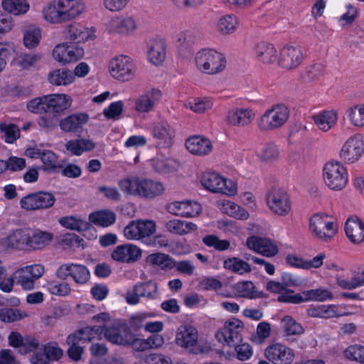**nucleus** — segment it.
I'll return each mask as SVG.
<instances>
[{"instance_id": "1", "label": "nucleus", "mask_w": 364, "mask_h": 364, "mask_svg": "<svg viewBox=\"0 0 364 364\" xmlns=\"http://www.w3.org/2000/svg\"><path fill=\"white\" fill-rule=\"evenodd\" d=\"M196 64L202 72L213 75L223 71L226 66L223 55L213 49H203L196 55Z\"/></svg>"}, {"instance_id": "2", "label": "nucleus", "mask_w": 364, "mask_h": 364, "mask_svg": "<svg viewBox=\"0 0 364 364\" xmlns=\"http://www.w3.org/2000/svg\"><path fill=\"white\" fill-rule=\"evenodd\" d=\"M289 117V110L284 104H277L267 109L258 122L261 130H274L283 126Z\"/></svg>"}, {"instance_id": "3", "label": "nucleus", "mask_w": 364, "mask_h": 364, "mask_svg": "<svg viewBox=\"0 0 364 364\" xmlns=\"http://www.w3.org/2000/svg\"><path fill=\"white\" fill-rule=\"evenodd\" d=\"M323 178L330 189L341 191L348 183V173L346 168L338 161L326 163L323 169Z\"/></svg>"}, {"instance_id": "4", "label": "nucleus", "mask_w": 364, "mask_h": 364, "mask_svg": "<svg viewBox=\"0 0 364 364\" xmlns=\"http://www.w3.org/2000/svg\"><path fill=\"white\" fill-rule=\"evenodd\" d=\"M244 331L242 322L235 318L226 321L223 326L218 331L217 340L228 346H235L242 341V333Z\"/></svg>"}, {"instance_id": "5", "label": "nucleus", "mask_w": 364, "mask_h": 364, "mask_svg": "<svg viewBox=\"0 0 364 364\" xmlns=\"http://www.w3.org/2000/svg\"><path fill=\"white\" fill-rule=\"evenodd\" d=\"M201 184L206 190L213 193L232 196L237 192L236 186L231 181L226 180L215 172L203 173Z\"/></svg>"}, {"instance_id": "6", "label": "nucleus", "mask_w": 364, "mask_h": 364, "mask_svg": "<svg viewBox=\"0 0 364 364\" xmlns=\"http://www.w3.org/2000/svg\"><path fill=\"white\" fill-rule=\"evenodd\" d=\"M156 232V223L151 220L130 221L124 229V236L129 240L144 241Z\"/></svg>"}, {"instance_id": "7", "label": "nucleus", "mask_w": 364, "mask_h": 364, "mask_svg": "<svg viewBox=\"0 0 364 364\" xmlns=\"http://www.w3.org/2000/svg\"><path fill=\"white\" fill-rule=\"evenodd\" d=\"M158 296V285L151 280L136 283L132 290L126 293V301L130 305H136L140 299L154 300Z\"/></svg>"}, {"instance_id": "8", "label": "nucleus", "mask_w": 364, "mask_h": 364, "mask_svg": "<svg viewBox=\"0 0 364 364\" xmlns=\"http://www.w3.org/2000/svg\"><path fill=\"white\" fill-rule=\"evenodd\" d=\"M310 230L314 236L322 241L327 242L336 234L337 225L328 220L326 215L316 214L309 220Z\"/></svg>"}, {"instance_id": "9", "label": "nucleus", "mask_w": 364, "mask_h": 364, "mask_svg": "<svg viewBox=\"0 0 364 364\" xmlns=\"http://www.w3.org/2000/svg\"><path fill=\"white\" fill-rule=\"evenodd\" d=\"M44 273V267L40 264L28 265L14 273L17 284H19L24 290H32L36 280L42 277Z\"/></svg>"}, {"instance_id": "10", "label": "nucleus", "mask_w": 364, "mask_h": 364, "mask_svg": "<svg viewBox=\"0 0 364 364\" xmlns=\"http://www.w3.org/2000/svg\"><path fill=\"white\" fill-rule=\"evenodd\" d=\"M109 68L111 75L121 81L132 80L135 73V66L131 58L127 55H119L112 59Z\"/></svg>"}, {"instance_id": "11", "label": "nucleus", "mask_w": 364, "mask_h": 364, "mask_svg": "<svg viewBox=\"0 0 364 364\" xmlns=\"http://www.w3.org/2000/svg\"><path fill=\"white\" fill-rule=\"evenodd\" d=\"M55 202V196L49 192L39 191L28 194L20 200V206L26 210L48 209Z\"/></svg>"}, {"instance_id": "12", "label": "nucleus", "mask_w": 364, "mask_h": 364, "mask_svg": "<svg viewBox=\"0 0 364 364\" xmlns=\"http://www.w3.org/2000/svg\"><path fill=\"white\" fill-rule=\"evenodd\" d=\"M304 59V49L299 45H287L279 53L278 64L283 68L293 70L296 68Z\"/></svg>"}, {"instance_id": "13", "label": "nucleus", "mask_w": 364, "mask_h": 364, "mask_svg": "<svg viewBox=\"0 0 364 364\" xmlns=\"http://www.w3.org/2000/svg\"><path fill=\"white\" fill-rule=\"evenodd\" d=\"M264 356L273 364H290L294 360V353L286 345L273 342L265 348Z\"/></svg>"}, {"instance_id": "14", "label": "nucleus", "mask_w": 364, "mask_h": 364, "mask_svg": "<svg viewBox=\"0 0 364 364\" xmlns=\"http://www.w3.org/2000/svg\"><path fill=\"white\" fill-rule=\"evenodd\" d=\"M267 203L269 208L278 215H286L291 210L289 197L287 191L280 188H273L269 192Z\"/></svg>"}, {"instance_id": "15", "label": "nucleus", "mask_w": 364, "mask_h": 364, "mask_svg": "<svg viewBox=\"0 0 364 364\" xmlns=\"http://www.w3.org/2000/svg\"><path fill=\"white\" fill-rule=\"evenodd\" d=\"M363 136L356 134L350 136L343 145L340 152V158L346 163H354L358 161L364 151Z\"/></svg>"}, {"instance_id": "16", "label": "nucleus", "mask_w": 364, "mask_h": 364, "mask_svg": "<svg viewBox=\"0 0 364 364\" xmlns=\"http://www.w3.org/2000/svg\"><path fill=\"white\" fill-rule=\"evenodd\" d=\"M84 50L76 44L60 43L53 50V58L61 64L75 62L82 58Z\"/></svg>"}, {"instance_id": "17", "label": "nucleus", "mask_w": 364, "mask_h": 364, "mask_svg": "<svg viewBox=\"0 0 364 364\" xmlns=\"http://www.w3.org/2000/svg\"><path fill=\"white\" fill-rule=\"evenodd\" d=\"M198 333L195 327L190 325H182L177 330L175 342L177 346L190 353H196L195 348L198 343Z\"/></svg>"}, {"instance_id": "18", "label": "nucleus", "mask_w": 364, "mask_h": 364, "mask_svg": "<svg viewBox=\"0 0 364 364\" xmlns=\"http://www.w3.org/2000/svg\"><path fill=\"white\" fill-rule=\"evenodd\" d=\"M167 211L174 215L182 218L198 216L202 211L200 203L191 200L173 201L166 206Z\"/></svg>"}, {"instance_id": "19", "label": "nucleus", "mask_w": 364, "mask_h": 364, "mask_svg": "<svg viewBox=\"0 0 364 364\" xmlns=\"http://www.w3.org/2000/svg\"><path fill=\"white\" fill-rule=\"evenodd\" d=\"M107 28L109 33L127 36L136 30L137 23L132 16H116L108 21Z\"/></svg>"}, {"instance_id": "20", "label": "nucleus", "mask_w": 364, "mask_h": 364, "mask_svg": "<svg viewBox=\"0 0 364 364\" xmlns=\"http://www.w3.org/2000/svg\"><path fill=\"white\" fill-rule=\"evenodd\" d=\"M56 274L61 279L70 276L78 284H85L90 279V272L85 266L73 263L62 264Z\"/></svg>"}, {"instance_id": "21", "label": "nucleus", "mask_w": 364, "mask_h": 364, "mask_svg": "<svg viewBox=\"0 0 364 364\" xmlns=\"http://www.w3.org/2000/svg\"><path fill=\"white\" fill-rule=\"evenodd\" d=\"M102 326L105 338L112 343L126 346L132 341V332L126 324Z\"/></svg>"}, {"instance_id": "22", "label": "nucleus", "mask_w": 364, "mask_h": 364, "mask_svg": "<svg viewBox=\"0 0 364 364\" xmlns=\"http://www.w3.org/2000/svg\"><path fill=\"white\" fill-rule=\"evenodd\" d=\"M164 191V184L160 181L138 176L136 197L153 199Z\"/></svg>"}, {"instance_id": "23", "label": "nucleus", "mask_w": 364, "mask_h": 364, "mask_svg": "<svg viewBox=\"0 0 364 364\" xmlns=\"http://www.w3.org/2000/svg\"><path fill=\"white\" fill-rule=\"evenodd\" d=\"M162 93L160 90L151 88L146 90L135 100V109L140 113L151 112L160 101Z\"/></svg>"}, {"instance_id": "24", "label": "nucleus", "mask_w": 364, "mask_h": 364, "mask_svg": "<svg viewBox=\"0 0 364 364\" xmlns=\"http://www.w3.org/2000/svg\"><path fill=\"white\" fill-rule=\"evenodd\" d=\"M249 249L267 257L275 256L278 252L277 246L269 239L258 236H251L247 239Z\"/></svg>"}, {"instance_id": "25", "label": "nucleus", "mask_w": 364, "mask_h": 364, "mask_svg": "<svg viewBox=\"0 0 364 364\" xmlns=\"http://www.w3.org/2000/svg\"><path fill=\"white\" fill-rule=\"evenodd\" d=\"M151 133L158 147L168 148L173 144L175 131L167 122L156 123Z\"/></svg>"}, {"instance_id": "26", "label": "nucleus", "mask_w": 364, "mask_h": 364, "mask_svg": "<svg viewBox=\"0 0 364 364\" xmlns=\"http://www.w3.org/2000/svg\"><path fill=\"white\" fill-rule=\"evenodd\" d=\"M255 117V112L251 109L235 107L228 112L226 120L231 126L244 127L251 124Z\"/></svg>"}, {"instance_id": "27", "label": "nucleus", "mask_w": 364, "mask_h": 364, "mask_svg": "<svg viewBox=\"0 0 364 364\" xmlns=\"http://www.w3.org/2000/svg\"><path fill=\"white\" fill-rule=\"evenodd\" d=\"M141 257V250L135 245L125 244L117 246L112 252V258L119 262L133 263Z\"/></svg>"}, {"instance_id": "28", "label": "nucleus", "mask_w": 364, "mask_h": 364, "mask_svg": "<svg viewBox=\"0 0 364 364\" xmlns=\"http://www.w3.org/2000/svg\"><path fill=\"white\" fill-rule=\"evenodd\" d=\"M166 43L164 38H156L148 43V60L155 65H161L166 56Z\"/></svg>"}, {"instance_id": "29", "label": "nucleus", "mask_w": 364, "mask_h": 364, "mask_svg": "<svg viewBox=\"0 0 364 364\" xmlns=\"http://www.w3.org/2000/svg\"><path fill=\"white\" fill-rule=\"evenodd\" d=\"M345 232L352 243L360 244L364 241V223L357 216L349 217L345 223Z\"/></svg>"}, {"instance_id": "30", "label": "nucleus", "mask_w": 364, "mask_h": 364, "mask_svg": "<svg viewBox=\"0 0 364 364\" xmlns=\"http://www.w3.org/2000/svg\"><path fill=\"white\" fill-rule=\"evenodd\" d=\"M89 119V115L86 113H75L62 119L59 122V126L60 129L65 132L77 133L87 124Z\"/></svg>"}, {"instance_id": "31", "label": "nucleus", "mask_w": 364, "mask_h": 364, "mask_svg": "<svg viewBox=\"0 0 364 364\" xmlns=\"http://www.w3.org/2000/svg\"><path fill=\"white\" fill-rule=\"evenodd\" d=\"M186 146L191 154L197 156L207 155L213 149L208 139L198 135L189 137L186 141Z\"/></svg>"}, {"instance_id": "32", "label": "nucleus", "mask_w": 364, "mask_h": 364, "mask_svg": "<svg viewBox=\"0 0 364 364\" xmlns=\"http://www.w3.org/2000/svg\"><path fill=\"white\" fill-rule=\"evenodd\" d=\"M326 255L324 253L318 254L311 260H305L302 257L294 255H288L286 257V261L291 267L310 269L311 268L320 267L323 264Z\"/></svg>"}, {"instance_id": "33", "label": "nucleus", "mask_w": 364, "mask_h": 364, "mask_svg": "<svg viewBox=\"0 0 364 364\" xmlns=\"http://www.w3.org/2000/svg\"><path fill=\"white\" fill-rule=\"evenodd\" d=\"M63 21L74 18L85 10V4L80 0H59Z\"/></svg>"}, {"instance_id": "34", "label": "nucleus", "mask_w": 364, "mask_h": 364, "mask_svg": "<svg viewBox=\"0 0 364 364\" xmlns=\"http://www.w3.org/2000/svg\"><path fill=\"white\" fill-rule=\"evenodd\" d=\"M306 314L310 317L331 318L341 317L346 314L341 312L335 305L311 306L306 309Z\"/></svg>"}, {"instance_id": "35", "label": "nucleus", "mask_w": 364, "mask_h": 364, "mask_svg": "<svg viewBox=\"0 0 364 364\" xmlns=\"http://www.w3.org/2000/svg\"><path fill=\"white\" fill-rule=\"evenodd\" d=\"M48 111L58 115L69 108L72 103L70 96L65 94L47 95Z\"/></svg>"}, {"instance_id": "36", "label": "nucleus", "mask_w": 364, "mask_h": 364, "mask_svg": "<svg viewBox=\"0 0 364 364\" xmlns=\"http://www.w3.org/2000/svg\"><path fill=\"white\" fill-rule=\"evenodd\" d=\"M65 32L68 38L77 43H81L92 38L95 30L85 28L80 24L73 23L66 27Z\"/></svg>"}, {"instance_id": "37", "label": "nucleus", "mask_w": 364, "mask_h": 364, "mask_svg": "<svg viewBox=\"0 0 364 364\" xmlns=\"http://www.w3.org/2000/svg\"><path fill=\"white\" fill-rule=\"evenodd\" d=\"M255 55L261 63H272L277 59V50L274 46L269 43L260 42L255 48Z\"/></svg>"}, {"instance_id": "38", "label": "nucleus", "mask_w": 364, "mask_h": 364, "mask_svg": "<svg viewBox=\"0 0 364 364\" xmlns=\"http://www.w3.org/2000/svg\"><path fill=\"white\" fill-rule=\"evenodd\" d=\"M312 119L320 130L326 132L337 123L338 114L334 110H325L314 115Z\"/></svg>"}, {"instance_id": "39", "label": "nucleus", "mask_w": 364, "mask_h": 364, "mask_svg": "<svg viewBox=\"0 0 364 364\" xmlns=\"http://www.w3.org/2000/svg\"><path fill=\"white\" fill-rule=\"evenodd\" d=\"M165 228L170 233L178 235H185L196 231L198 226L196 224L191 222L173 219L166 223Z\"/></svg>"}, {"instance_id": "40", "label": "nucleus", "mask_w": 364, "mask_h": 364, "mask_svg": "<svg viewBox=\"0 0 364 364\" xmlns=\"http://www.w3.org/2000/svg\"><path fill=\"white\" fill-rule=\"evenodd\" d=\"M28 249L39 250L43 248L53 240V234L47 231L29 230Z\"/></svg>"}, {"instance_id": "41", "label": "nucleus", "mask_w": 364, "mask_h": 364, "mask_svg": "<svg viewBox=\"0 0 364 364\" xmlns=\"http://www.w3.org/2000/svg\"><path fill=\"white\" fill-rule=\"evenodd\" d=\"M48 81L56 86H66L75 80L73 73L68 69H57L48 74Z\"/></svg>"}, {"instance_id": "42", "label": "nucleus", "mask_w": 364, "mask_h": 364, "mask_svg": "<svg viewBox=\"0 0 364 364\" xmlns=\"http://www.w3.org/2000/svg\"><path fill=\"white\" fill-rule=\"evenodd\" d=\"M95 147V143L87 139H73L65 144L66 149L75 156H80L83 152L91 151Z\"/></svg>"}, {"instance_id": "43", "label": "nucleus", "mask_w": 364, "mask_h": 364, "mask_svg": "<svg viewBox=\"0 0 364 364\" xmlns=\"http://www.w3.org/2000/svg\"><path fill=\"white\" fill-rule=\"evenodd\" d=\"M238 19L233 14H225L221 16L217 23V30L222 35L233 33L237 28Z\"/></svg>"}, {"instance_id": "44", "label": "nucleus", "mask_w": 364, "mask_h": 364, "mask_svg": "<svg viewBox=\"0 0 364 364\" xmlns=\"http://www.w3.org/2000/svg\"><path fill=\"white\" fill-rule=\"evenodd\" d=\"M44 19L51 23H58L63 21L59 0H53L42 10Z\"/></svg>"}, {"instance_id": "45", "label": "nucleus", "mask_w": 364, "mask_h": 364, "mask_svg": "<svg viewBox=\"0 0 364 364\" xmlns=\"http://www.w3.org/2000/svg\"><path fill=\"white\" fill-rule=\"evenodd\" d=\"M103 332L102 326H86L71 334L75 338L80 342H91L94 339L97 338Z\"/></svg>"}, {"instance_id": "46", "label": "nucleus", "mask_w": 364, "mask_h": 364, "mask_svg": "<svg viewBox=\"0 0 364 364\" xmlns=\"http://www.w3.org/2000/svg\"><path fill=\"white\" fill-rule=\"evenodd\" d=\"M41 38V32L39 27L31 24L24 28L23 41L27 48L36 47L39 44Z\"/></svg>"}, {"instance_id": "47", "label": "nucleus", "mask_w": 364, "mask_h": 364, "mask_svg": "<svg viewBox=\"0 0 364 364\" xmlns=\"http://www.w3.org/2000/svg\"><path fill=\"white\" fill-rule=\"evenodd\" d=\"M220 204L223 213L231 217L240 220H247L249 218L248 212L232 201L223 200Z\"/></svg>"}, {"instance_id": "48", "label": "nucleus", "mask_w": 364, "mask_h": 364, "mask_svg": "<svg viewBox=\"0 0 364 364\" xmlns=\"http://www.w3.org/2000/svg\"><path fill=\"white\" fill-rule=\"evenodd\" d=\"M29 230H17L8 237L9 246L16 249H28Z\"/></svg>"}, {"instance_id": "49", "label": "nucleus", "mask_w": 364, "mask_h": 364, "mask_svg": "<svg viewBox=\"0 0 364 364\" xmlns=\"http://www.w3.org/2000/svg\"><path fill=\"white\" fill-rule=\"evenodd\" d=\"M89 220L95 225L108 227L115 222L116 215L110 210H100L91 213Z\"/></svg>"}, {"instance_id": "50", "label": "nucleus", "mask_w": 364, "mask_h": 364, "mask_svg": "<svg viewBox=\"0 0 364 364\" xmlns=\"http://www.w3.org/2000/svg\"><path fill=\"white\" fill-rule=\"evenodd\" d=\"M304 302L314 301H325L326 300H331L333 299L332 293L323 288L312 289L302 291Z\"/></svg>"}, {"instance_id": "51", "label": "nucleus", "mask_w": 364, "mask_h": 364, "mask_svg": "<svg viewBox=\"0 0 364 364\" xmlns=\"http://www.w3.org/2000/svg\"><path fill=\"white\" fill-rule=\"evenodd\" d=\"M281 326L286 336H299L304 333V327L290 316L282 318Z\"/></svg>"}, {"instance_id": "52", "label": "nucleus", "mask_w": 364, "mask_h": 364, "mask_svg": "<svg viewBox=\"0 0 364 364\" xmlns=\"http://www.w3.org/2000/svg\"><path fill=\"white\" fill-rule=\"evenodd\" d=\"M0 137L7 144H13L20 137V130L14 124L0 122Z\"/></svg>"}, {"instance_id": "53", "label": "nucleus", "mask_w": 364, "mask_h": 364, "mask_svg": "<svg viewBox=\"0 0 364 364\" xmlns=\"http://www.w3.org/2000/svg\"><path fill=\"white\" fill-rule=\"evenodd\" d=\"M137 182V176H128L119 180L117 185L124 196L136 197Z\"/></svg>"}, {"instance_id": "54", "label": "nucleus", "mask_w": 364, "mask_h": 364, "mask_svg": "<svg viewBox=\"0 0 364 364\" xmlns=\"http://www.w3.org/2000/svg\"><path fill=\"white\" fill-rule=\"evenodd\" d=\"M2 6L4 10L14 15L24 14L29 9V4L26 0H3Z\"/></svg>"}, {"instance_id": "55", "label": "nucleus", "mask_w": 364, "mask_h": 364, "mask_svg": "<svg viewBox=\"0 0 364 364\" xmlns=\"http://www.w3.org/2000/svg\"><path fill=\"white\" fill-rule=\"evenodd\" d=\"M148 261L152 264L159 266L163 269H171L175 267L176 262L168 255L154 253L148 257Z\"/></svg>"}, {"instance_id": "56", "label": "nucleus", "mask_w": 364, "mask_h": 364, "mask_svg": "<svg viewBox=\"0 0 364 364\" xmlns=\"http://www.w3.org/2000/svg\"><path fill=\"white\" fill-rule=\"evenodd\" d=\"M60 223L65 228L78 232L88 228L89 223L85 220L73 216L64 217L60 220Z\"/></svg>"}, {"instance_id": "57", "label": "nucleus", "mask_w": 364, "mask_h": 364, "mask_svg": "<svg viewBox=\"0 0 364 364\" xmlns=\"http://www.w3.org/2000/svg\"><path fill=\"white\" fill-rule=\"evenodd\" d=\"M348 117L353 126L364 127V104L356 105L349 108Z\"/></svg>"}, {"instance_id": "58", "label": "nucleus", "mask_w": 364, "mask_h": 364, "mask_svg": "<svg viewBox=\"0 0 364 364\" xmlns=\"http://www.w3.org/2000/svg\"><path fill=\"white\" fill-rule=\"evenodd\" d=\"M234 289L240 297L253 299L256 297L255 284L250 281H243L236 283Z\"/></svg>"}, {"instance_id": "59", "label": "nucleus", "mask_w": 364, "mask_h": 364, "mask_svg": "<svg viewBox=\"0 0 364 364\" xmlns=\"http://www.w3.org/2000/svg\"><path fill=\"white\" fill-rule=\"evenodd\" d=\"M153 169L159 173H168L176 169V162L170 159H154L151 161Z\"/></svg>"}, {"instance_id": "60", "label": "nucleus", "mask_w": 364, "mask_h": 364, "mask_svg": "<svg viewBox=\"0 0 364 364\" xmlns=\"http://www.w3.org/2000/svg\"><path fill=\"white\" fill-rule=\"evenodd\" d=\"M28 109L35 114L48 113V97H36L30 100L27 104Z\"/></svg>"}, {"instance_id": "61", "label": "nucleus", "mask_w": 364, "mask_h": 364, "mask_svg": "<svg viewBox=\"0 0 364 364\" xmlns=\"http://www.w3.org/2000/svg\"><path fill=\"white\" fill-rule=\"evenodd\" d=\"M224 267L240 274L251 272V268L248 263L236 257L225 260Z\"/></svg>"}, {"instance_id": "62", "label": "nucleus", "mask_w": 364, "mask_h": 364, "mask_svg": "<svg viewBox=\"0 0 364 364\" xmlns=\"http://www.w3.org/2000/svg\"><path fill=\"white\" fill-rule=\"evenodd\" d=\"M28 316L25 311L17 309L6 308L0 309V320L4 322H14Z\"/></svg>"}, {"instance_id": "63", "label": "nucleus", "mask_w": 364, "mask_h": 364, "mask_svg": "<svg viewBox=\"0 0 364 364\" xmlns=\"http://www.w3.org/2000/svg\"><path fill=\"white\" fill-rule=\"evenodd\" d=\"M202 241L206 246L213 247L218 251L226 250L230 246L228 240H220L219 237L215 235H206L202 239Z\"/></svg>"}, {"instance_id": "64", "label": "nucleus", "mask_w": 364, "mask_h": 364, "mask_svg": "<svg viewBox=\"0 0 364 364\" xmlns=\"http://www.w3.org/2000/svg\"><path fill=\"white\" fill-rule=\"evenodd\" d=\"M344 355L350 360L364 363V346L360 345L350 346L345 350Z\"/></svg>"}]
</instances>
